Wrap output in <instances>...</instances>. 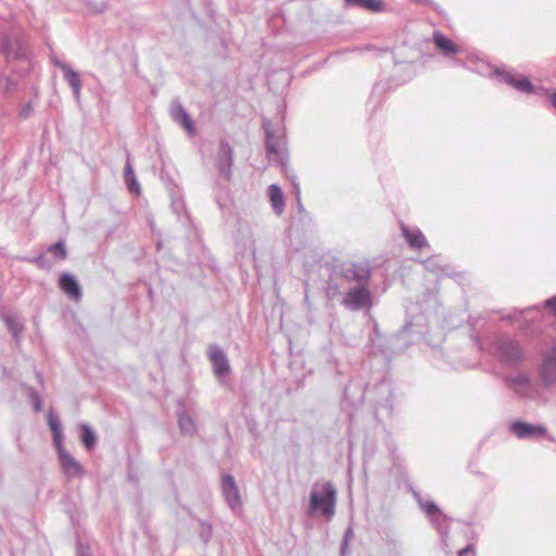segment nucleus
I'll return each instance as SVG.
<instances>
[{"instance_id":"obj_47","label":"nucleus","mask_w":556,"mask_h":556,"mask_svg":"<svg viewBox=\"0 0 556 556\" xmlns=\"http://www.w3.org/2000/svg\"><path fill=\"white\" fill-rule=\"evenodd\" d=\"M549 100H551V104L554 106V109H556V91L551 93Z\"/></svg>"},{"instance_id":"obj_41","label":"nucleus","mask_w":556,"mask_h":556,"mask_svg":"<svg viewBox=\"0 0 556 556\" xmlns=\"http://www.w3.org/2000/svg\"><path fill=\"white\" fill-rule=\"evenodd\" d=\"M34 263L40 268H50V265L48 264V261L43 255H39L38 257H36L34 260Z\"/></svg>"},{"instance_id":"obj_24","label":"nucleus","mask_w":556,"mask_h":556,"mask_svg":"<svg viewBox=\"0 0 556 556\" xmlns=\"http://www.w3.org/2000/svg\"><path fill=\"white\" fill-rule=\"evenodd\" d=\"M178 426L182 434L194 435L197 433V425L192 417L187 414L184 409L177 412Z\"/></svg>"},{"instance_id":"obj_19","label":"nucleus","mask_w":556,"mask_h":556,"mask_svg":"<svg viewBox=\"0 0 556 556\" xmlns=\"http://www.w3.org/2000/svg\"><path fill=\"white\" fill-rule=\"evenodd\" d=\"M409 491L412 492V495L417 502L420 510L424 511L428 518L435 516L442 517V510L437 505V503L424 500L420 492L414 489L413 486L409 488Z\"/></svg>"},{"instance_id":"obj_13","label":"nucleus","mask_w":556,"mask_h":556,"mask_svg":"<svg viewBox=\"0 0 556 556\" xmlns=\"http://www.w3.org/2000/svg\"><path fill=\"white\" fill-rule=\"evenodd\" d=\"M59 463L63 475L67 479H74L85 475V468L75 459V457L65 450L64 445L55 446Z\"/></svg>"},{"instance_id":"obj_26","label":"nucleus","mask_w":556,"mask_h":556,"mask_svg":"<svg viewBox=\"0 0 556 556\" xmlns=\"http://www.w3.org/2000/svg\"><path fill=\"white\" fill-rule=\"evenodd\" d=\"M1 319L7 325L9 331L12 333V337L16 342L20 341V334L23 330V326L18 323L17 317L13 314L2 313L0 315Z\"/></svg>"},{"instance_id":"obj_27","label":"nucleus","mask_w":556,"mask_h":556,"mask_svg":"<svg viewBox=\"0 0 556 556\" xmlns=\"http://www.w3.org/2000/svg\"><path fill=\"white\" fill-rule=\"evenodd\" d=\"M124 180L130 192L138 193L140 191V185L136 178L135 170L129 161H127L125 165Z\"/></svg>"},{"instance_id":"obj_45","label":"nucleus","mask_w":556,"mask_h":556,"mask_svg":"<svg viewBox=\"0 0 556 556\" xmlns=\"http://www.w3.org/2000/svg\"><path fill=\"white\" fill-rule=\"evenodd\" d=\"M424 264H425L426 269L434 270V266H433V261L432 260H427L426 262H424Z\"/></svg>"},{"instance_id":"obj_35","label":"nucleus","mask_w":556,"mask_h":556,"mask_svg":"<svg viewBox=\"0 0 556 556\" xmlns=\"http://www.w3.org/2000/svg\"><path fill=\"white\" fill-rule=\"evenodd\" d=\"M419 4L428 5L430 7L434 12H437L439 15H444L445 11L442 9V7L433 1V0H415Z\"/></svg>"},{"instance_id":"obj_17","label":"nucleus","mask_w":556,"mask_h":556,"mask_svg":"<svg viewBox=\"0 0 556 556\" xmlns=\"http://www.w3.org/2000/svg\"><path fill=\"white\" fill-rule=\"evenodd\" d=\"M170 116L176 123L180 124L189 135L195 132L194 124L190 115L179 102L172 104Z\"/></svg>"},{"instance_id":"obj_44","label":"nucleus","mask_w":556,"mask_h":556,"mask_svg":"<svg viewBox=\"0 0 556 556\" xmlns=\"http://www.w3.org/2000/svg\"><path fill=\"white\" fill-rule=\"evenodd\" d=\"M30 111H31V104L28 102L27 104H25V106L21 110V116L26 118L29 116L30 114Z\"/></svg>"},{"instance_id":"obj_21","label":"nucleus","mask_w":556,"mask_h":556,"mask_svg":"<svg viewBox=\"0 0 556 556\" xmlns=\"http://www.w3.org/2000/svg\"><path fill=\"white\" fill-rule=\"evenodd\" d=\"M63 78L73 90L74 98L78 101L81 92V80L79 74L71 66H64Z\"/></svg>"},{"instance_id":"obj_31","label":"nucleus","mask_w":556,"mask_h":556,"mask_svg":"<svg viewBox=\"0 0 556 556\" xmlns=\"http://www.w3.org/2000/svg\"><path fill=\"white\" fill-rule=\"evenodd\" d=\"M48 252L53 254V256L59 261H63L67 257V249L64 240H59L55 243L50 244L48 247Z\"/></svg>"},{"instance_id":"obj_33","label":"nucleus","mask_w":556,"mask_h":556,"mask_svg":"<svg viewBox=\"0 0 556 556\" xmlns=\"http://www.w3.org/2000/svg\"><path fill=\"white\" fill-rule=\"evenodd\" d=\"M199 535L204 544H207L213 534L212 525L205 520H199Z\"/></svg>"},{"instance_id":"obj_20","label":"nucleus","mask_w":556,"mask_h":556,"mask_svg":"<svg viewBox=\"0 0 556 556\" xmlns=\"http://www.w3.org/2000/svg\"><path fill=\"white\" fill-rule=\"evenodd\" d=\"M346 7H358L370 13H383L387 4L383 0H344Z\"/></svg>"},{"instance_id":"obj_30","label":"nucleus","mask_w":556,"mask_h":556,"mask_svg":"<svg viewBox=\"0 0 556 556\" xmlns=\"http://www.w3.org/2000/svg\"><path fill=\"white\" fill-rule=\"evenodd\" d=\"M380 390L382 391H386L388 394H389V397L386 399L384 402H378L377 403V407H376V410H377V414H379V412L381 409H386L387 410V414L388 415H391L392 412H393V404H392V401L390 399V395H391V388L388 383L383 382L381 383L379 387H378Z\"/></svg>"},{"instance_id":"obj_8","label":"nucleus","mask_w":556,"mask_h":556,"mask_svg":"<svg viewBox=\"0 0 556 556\" xmlns=\"http://www.w3.org/2000/svg\"><path fill=\"white\" fill-rule=\"evenodd\" d=\"M207 357L212 364V370L217 380L222 381L229 375L231 367L225 351L216 343H212L207 348Z\"/></svg>"},{"instance_id":"obj_10","label":"nucleus","mask_w":556,"mask_h":556,"mask_svg":"<svg viewBox=\"0 0 556 556\" xmlns=\"http://www.w3.org/2000/svg\"><path fill=\"white\" fill-rule=\"evenodd\" d=\"M508 429L519 440L539 439L547 433L545 426L540 424H530L523 420L511 421Z\"/></svg>"},{"instance_id":"obj_37","label":"nucleus","mask_w":556,"mask_h":556,"mask_svg":"<svg viewBox=\"0 0 556 556\" xmlns=\"http://www.w3.org/2000/svg\"><path fill=\"white\" fill-rule=\"evenodd\" d=\"M458 556H476V551L472 544H467L458 552Z\"/></svg>"},{"instance_id":"obj_16","label":"nucleus","mask_w":556,"mask_h":556,"mask_svg":"<svg viewBox=\"0 0 556 556\" xmlns=\"http://www.w3.org/2000/svg\"><path fill=\"white\" fill-rule=\"evenodd\" d=\"M432 40L445 58H454L462 52V49L452 39L439 30L433 33Z\"/></svg>"},{"instance_id":"obj_23","label":"nucleus","mask_w":556,"mask_h":556,"mask_svg":"<svg viewBox=\"0 0 556 556\" xmlns=\"http://www.w3.org/2000/svg\"><path fill=\"white\" fill-rule=\"evenodd\" d=\"M48 425L52 432L54 447L59 445L61 446L64 441L62 425L60 418L53 412L48 414Z\"/></svg>"},{"instance_id":"obj_29","label":"nucleus","mask_w":556,"mask_h":556,"mask_svg":"<svg viewBox=\"0 0 556 556\" xmlns=\"http://www.w3.org/2000/svg\"><path fill=\"white\" fill-rule=\"evenodd\" d=\"M388 87V83L379 81L377 83L371 90V94L369 98V103H374V109H376L382 101V94L386 92Z\"/></svg>"},{"instance_id":"obj_51","label":"nucleus","mask_w":556,"mask_h":556,"mask_svg":"<svg viewBox=\"0 0 556 556\" xmlns=\"http://www.w3.org/2000/svg\"><path fill=\"white\" fill-rule=\"evenodd\" d=\"M505 318H506L507 320H509V321H511V320L514 319V317H513L511 315H507Z\"/></svg>"},{"instance_id":"obj_39","label":"nucleus","mask_w":556,"mask_h":556,"mask_svg":"<svg viewBox=\"0 0 556 556\" xmlns=\"http://www.w3.org/2000/svg\"><path fill=\"white\" fill-rule=\"evenodd\" d=\"M17 87V83L15 79H13L12 77H8L5 79V86H4V91L5 92H12L13 90H15Z\"/></svg>"},{"instance_id":"obj_4","label":"nucleus","mask_w":556,"mask_h":556,"mask_svg":"<svg viewBox=\"0 0 556 556\" xmlns=\"http://www.w3.org/2000/svg\"><path fill=\"white\" fill-rule=\"evenodd\" d=\"M340 278L354 286H369L372 276V266L368 260L359 262H345L340 267Z\"/></svg>"},{"instance_id":"obj_1","label":"nucleus","mask_w":556,"mask_h":556,"mask_svg":"<svg viewBox=\"0 0 556 556\" xmlns=\"http://www.w3.org/2000/svg\"><path fill=\"white\" fill-rule=\"evenodd\" d=\"M493 355L501 365L517 368L527 361L528 351L517 339L502 336L493 343Z\"/></svg>"},{"instance_id":"obj_7","label":"nucleus","mask_w":556,"mask_h":556,"mask_svg":"<svg viewBox=\"0 0 556 556\" xmlns=\"http://www.w3.org/2000/svg\"><path fill=\"white\" fill-rule=\"evenodd\" d=\"M505 386L517 396L522 399H532L534 394V384L530 376L523 371L503 377Z\"/></svg>"},{"instance_id":"obj_6","label":"nucleus","mask_w":556,"mask_h":556,"mask_svg":"<svg viewBox=\"0 0 556 556\" xmlns=\"http://www.w3.org/2000/svg\"><path fill=\"white\" fill-rule=\"evenodd\" d=\"M538 378L544 389L556 388V343L543 353L538 366Z\"/></svg>"},{"instance_id":"obj_32","label":"nucleus","mask_w":556,"mask_h":556,"mask_svg":"<svg viewBox=\"0 0 556 556\" xmlns=\"http://www.w3.org/2000/svg\"><path fill=\"white\" fill-rule=\"evenodd\" d=\"M429 519H430L432 527H434L437 529V531L439 532V534L441 536L444 538L447 535L448 526L446 525V517L443 513H442V517L435 516V517H430Z\"/></svg>"},{"instance_id":"obj_48","label":"nucleus","mask_w":556,"mask_h":556,"mask_svg":"<svg viewBox=\"0 0 556 556\" xmlns=\"http://www.w3.org/2000/svg\"><path fill=\"white\" fill-rule=\"evenodd\" d=\"M296 200H298V208L299 210H303V205H302L301 200H300V192L299 191L296 193Z\"/></svg>"},{"instance_id":"obj_50","label":"nucleus","mask_w":556,"mask_h":556,"mask_svg":"<svg viewBox=\"0 0 556 556\" xmlns=\"http://www.w3.org/2000/svg\"><path fill=\"white\" fill-rule=\"evenodd\" d=\"M304 302H305V304L307 305V307H308V308H311V301H309V299H308V294H307V292L305 293Z\"/></svg>"},{"instance_id":"obj_38","label":"nucleus","mask_w":556,"mask_h":556,"mask_svg":"<svg viewBox=\"0 0 556 556\" xmlns=\"http://www.w3.org/2000/svg\"><path fill=\"white\" fill-rule=\"evenodd\" d=\"M77 556H92L90 547L86 544L79 543L77 545Z\"/></svg>"},{"instance_id":"obj_22","label":"nucleus","mask_w":556,"mask_h":556,"mask_svg":"<svg viewBox=\"0 0 556 556\" xmlns=\"http://www.w3.org/2000/svg\"><path fill=\"white\" fill-rule=\"evenodd\" d=\"M268 195L271 203L273 211L280 215L285 210V197L281 188L278 185H270L268 187Z\"/></svg>"},{"instance_id":"obj_40","label":"nucleus","mask_w":556,"mask_h":556,"mask_svg":"<svg viewBox=\"0 0 556 556\" xmlns=\"http://www.w3.org/2000/svg\"><path fill=\"white\" fill-rule=\"evenodd\" d=\"M50 61L53 65L59 67L62 72L64 71V66H68L65 62L61 61L55 54L50 55Z\"/></svg>"},{"instance_id":"obj_34","label":"nucleus","mask_w":556,"mask_h":556,"mask_svg":"<svg viewBox=\"0 0 556 556\" xmlns=\"http://www.w3.org/2000/svg\"><path fill=\"white\" fill-rule=\"evenodd\" d=\"M354 538V531L352 529V527H349L344 534H343V539H342V544H341V555L344 556L345 555V551H346V547H348V544L349 542Z\"/></svg>"},{"instance_id":"obj_2","label":"nucleus","mask_w":556,"mask_h":556,"mask_svg":"<svg viewBox=\"0 0 556 556\" xmlns=\"http://www.w3.org/2000/svg\"><path fill=\"white\" fill-rule=\"evenodd\" d=\"M337 489L331 482L315 484L309 496L308 515L317 513L331 518L336 511Z\"/></svg>"},{"instance_id":"obj_43","label":"nucleus","mask_w":556,"mask_h":556,"mask_svg":"<svg viewBox=\"0 0 556 556\" xmlns=\"http://www.w3.org/2000/svg\"><path fill=\"white\" fill-rule=\"evenodd\" d=\"M545 305L551 307L556 315V295L546 300Z\"/></svg>"},{"instance_id":"obj_18","label":"nucleus","mask_w":556,"mask_h":556,"mask_svg":"<svg viewBox=\"0 0 556 556\" xmlns=\"http://www.w3.org/2000/svg\"><path fill=\"white\" fill-rule=\"evenodd\" d=\"M401 230L403 237L410 248L421 249L428 247V241L419 228L402 225Z\"/></svg>"},{"instance_id":"obj_36","label":"nucleus","mask_w":556,"mask_h":556,"mask_svg":"<svg viewBox=\"0 0 556 556\" xmlns=\"http://www.w3.org/2000/svg\"><path fill=\"white\" fill-rule=\"evenodd\" d=\"M338 274H333L328 282V291L331 292L332 295L339 293V285L334 282L336 277Z\"/></svg>"},{"instance_id":"obj_42","label":"nucleus","mask_w":556,"mask_h":556,"mask_svg":"<svg viewBox=\"0 0 556 556\" xmlns=\"http://www.w3.org/2000/svg\"><path fill=\"white\" fill-rule=\"evenodd\" d=\"M403 332H416L418 334H424V331L422 330H415L414 329V324L412 321H407L405 324V326L403 327Z\"/></svg>"},{"instance_id":"obj_46","label":"nucleus","mask_w":556,"mask_h":556,"mask_svg":"<svg viewBox=\"0 0 556 556\" xmlns=\"http://www.w3.org/2000/svg\"><path fill=\"white\" fill-rule=\"evenodd\" d=\"M453 65L454 66H459V67H464L465 66V62L459 60V59H454L453 60Z\"/></svg>"},{"instance_id":"obj_11","label":"nucleus","mask_w":556,"mask_h":556,"mask_svg":"<svg viewBox=\"0 0 556 556\" xmlns=\"http://www.w3.org/2000/svg\"><path fill=\"white\" fill-rule=\"evenodd\" d=\"M220 489L223 496L232 511H238L242 507V500L236 483V480L230 473H223L220 479Z\"/></svg>"},{"instance_id":"obj_28","label":"nucleus","mask_w":556,"mask_h":556,"mask_svg":"<svg viewBox=\"0 0 556 556\" xmlns=\"http://www.w3.org/2000/svg\"><path fill=\"white\" fill-rule=\"evenodd\" d=\"M31 405H33V408L36 413H39L41 412L42 409V399L39 394V392L33 388V387H29V386H23Z\"/></svg>"},{"instance_id":"obj_52","label":"nucleus","mask_w":556,"mask_h":556,"mask_svg":"<svg viewBox=\"0 0 556 556\" xmlns=\"http://www.w3.org/2000/svg\"><path fill=\"white\" fill-rule=\"evenodd\" d=\"M128 478H129L130 480H134V479H135V476H131V475L129 473V475H128Z\"/></svg>"},{"instance_id":"obj_25","label":"nucleus","mask_w":556,"mask_h":556,"mask_svg":"<svg viewBox=\"0 0 556 556\" xmlns=\"http://www.w3.org/2000/svg\"><path fill=\"white\" fill-rule=\"evenodd\" d=\"M80 441L87 451L94 448L97 444V434L88 424L79 425Z\"/></svg>"},{"instance_id":"obj_9","label":"nucleus","mask_w":556,"mask_h":556,"mask_svg":"<svg viewBox=\"0 0 556 556\" xmlns=\"http://www.w3.org/2000/svg\"><path fill=\"white\" fill-rule=\"evenodd\" d=\"M235 153L226 139H220L216 154V167L220 177L230 180L232 176Z\"/></svg>"},{"instance_id":"obj_5","label":"nucleus","mask_w":556,"mask_h":556,"mask_svg":"<svg viewBox=\"0 0 556 556\" xmlns=\"http://www.w3.org/2000/svg\"><path fill=\"white\" fill-rule=\"evenodd\" d=\"M342 305L351 311H368L372 307V293L369 286L350 287L342 299Z\"/></svg>"},{"instance_id":"obj_12","label":"nucleus","mask_w":556,"mask_h":556,"mask_svg":"<svg viewBox=\"0 0 556 556\" xmlns=\"http://www.w3.org/2000/svg\"><path fill=\"white\" fill-rule=\"evenodd\" d=\"M493 75L503 84H506L523 93H533L534 92V86L531 83V80L522 75H515L513 72L504 70V68H496L493 72Z\"/></svg>"},{"instance_id":"obj_49","label":"nucleus","mask_w":556,"mask_h":556,"mask_svg":"<svg viewBox=\"0 0 556 556\" xmlns=\"http://www.w3.org/2000/svg\"><path fill=\"white\" fill-rule=\"evenodd\" d=\"M36 378H37L38 382H39L40 384H42V382H43V377H42V375H41L40 372L36 371Z\"/></svg>"},{"instance_id":"obj_3","label":"nucleus","mask_w":556,"mask_h":556,"mask_svg":"<svg viewBox=\"0 0 556 556\" xmlns=\"http://www.w3.org/2000/svg\"><path fill=\"white\" fill-rule=\"evenodd\" d=\"M263 129L265 131V148L268 160L285 168L288 162L285 137L275 134L271 123L267 118L263 119Z\"/></svg>"},{"instance_id":"obj_14","label":"nucleus","mask_w":556,"mask_h":556,"mask_svg":"<svg viewBox=\"0 0 556 556\" xmlns=\"http://www.w3.org/2000/svg\"><path fill=\"white\" fill-rule=\"evenodd\" d=\"M0 52L4 55L7 62L27 58L26 46L24 41L16 36H5L1 42Z\"/></svg>"},{"instance_id":"obj_15","label":"nucleus","mask_w":556,"mask_h":556,"mask_svg":"<svg viewBox=\"0 0 556 556\" xmlns=\"http://www.w3.org/2000/svg\"><path fill=\"white\" fill-rule=\"evenodd\" d=\"M60 289L72 300L79 301L81 299V288L73 274L62 273L59 277Z\"/></svg>"}]
</instances>
